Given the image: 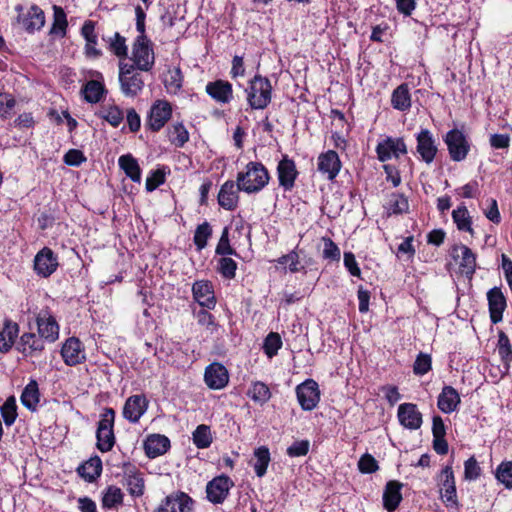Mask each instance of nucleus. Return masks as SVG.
Returning <instances> with one entry per match:
<instances>
[{"label": "nucleus", "instance_id": "obj_31", "mask_svg": "<svg viewBox=\"0 0 512 512\" xmlns=\"http://www.w3.org/2000/svg\"><path fill=\"white\" fill-rule=\"evenodd\" d=\"M169 447L170 441L164 435L153 434L145 441V452L150 458H155L166 453Z\"/></svg>", "mask_w": 512, "mask_h": 512}, {"label": "nucleus", "instance_id": "obj_6", "mask_svg": "<svg viewBox=\"0 0 512 512\" xmlns=\"http://www.w3.org/2000/svg\"><path fill=\"white\" fill-rule=\"evenodd\" d=\"M444 142L453 161H463L470 151V144L465 134L458 129L448 131L444 137Z\"/></svg>", "mask_w": 512, "mask_h": 512}, {"label": "nucleus", "instance_id": "obj_57", "mask_svg": "<svg viewBox=\"0 0 512 512\" xmlns=\"http://www.w3.org/2000/svg\"><path fill=\"white\" fill-rule=\"evenodd\" d=\"M432 359L429 354L420 353L413 366V371L416 375H425L431 370Z\"/></svg>", "mask_w": 512, "mask_h": 512}, {"label": "nucleus", "instance_id": "obj_5", "mask_svg": "<svg viewBox=\"0 0 512 512\" xmlns=\"http://www.w3.org/2000/svg\"><path fill=\"white\" fill-rule=\"evenodd\" d=\"M114 420L115 411L112 408H106L101 415L96 432L97 448L101 452L110 451L115 444Z\"/></svg>", "mask_w": 512, "mask_h": 512}, {"label": "nucleus", "instance_id": "obj_32", "mask_svg": "<svg viewBox=\"0 0 512 512\" xmlns=\"http://www.w3.org/2000/svg\"><path fill=\"white\" fill-rule=\"evenodd\" d=\"M19 333V326L16 322H13L11 320H5L4 327L0 331V351L1 352H8Z\"/></svg>", "mask_w": 512, "mask_h": 512}, {"label": "nucleus", "instance_id": "obj_21", "mask_svg": "<svg viewBox=\"0 0 512 512\" xmlns=\"http://www.w3.org/2000/svg\"><path fill=\"white\" fill-rule=\"evenodd\" d=\"M39 336L50 342H54L59 335V326L53 316L48 312H41L37 316Z\"/></svg>", "mask_w": 512, "mask_h": 512}, {"label": "nucleus", "instance_id": "obj_61", "mask_svg": "<svg viewBox=\"0 0 512 512\" xmlns=\"http://www.w3.org/2000/svg\"><path fill=\"white\" fill-rule=\"evenodd\" d=\"M277 263L283 265H288V269L292 273H296L300 271V261H299V255L296 251H291L290 253L283 255L279 257L277 260Z\"/></svg>", "mask_w": 512, "mask_h": 512}, {"label": "nucleus", "instance_id": "obj_44", "mask_svg": "<svg viewBox=\"0 0 512 512\" xmlns=\"http://www.w3.org/2000/svg\"><path fill=\"white\" fill-rule=\"evenodd\" d=\"M126 486L129 493L134 497H140L144 493V479L141 473L129 472L126 474Z\"/></svg>", "mask_w": 512, "mask_h": 512}, {"label": "nucleus", "instance_id": "obj_41", "mask_svg": "<svg viewBox=\"0 0 512 512\" xmlns=\"http://www.w3.org/2000/svg\"><path fill=\"white\" fill-rule=\"evenodd\" d=\"M84 99L89 103H98L105 92L102 83L96 80L88 81L82 89Z\"/></svg>", "mask_w": 512, "mask_h": 512}, {"label": "nucleus", "instance_id": "obj_43", "mask_svg": "<svg viewBox=\"0 0 512 512\" xmlns=\"http://www.w3.org/2000/svg\"><path fill=\"white\" fill-rule=\"evenodd\" d=\"M164 85L169 93L176 94L182 87L183 76L180 68L169 69L164 76Z\"/></svg>", "mask_w": 512, "mask_h": 512}, {"label": "nucleus", "instance_id": "obj_18", "mask_svg": "<svg viewBox=\"0 0 512 512\" xmlns=\"http://www.w3.org/2000/svg\"><path fill=\"white\" fill-rule=\"evenodd\" d=\"M61 355L64 362L69 366L77 365L85 360L82 343L75 337L66 340L61 349Z\"/></svg>", "mask_w": 512, "mask_h": 512}, {"label": "nucleus", "instance_id": "obj_29", "mask_svg": "<svg viewBox=\"0 0 512 512\" xmlns=\"http://www.w3.org/2000/svg\"><path fill=\"white\" fill-rule=\"evenodd\" d=\"M402 483L392 480L386 484L383 493V505L389 512L394 511L402 500Z\"/></svg>", "mask_w": 512, "mask_h": 512}, {"label": "nucleus", "instance_id": "obj_63", "mask_svg": "<svg viewBox=\"0 0 512 512\" xmlns=\"http://www.w3.org/2000/svg\"><path fill=\"white\" fill-rule=\"evenodd\" d=\"M195 316L199 325L206 327L207 329L210 330L211 333L214 332V330L216 329V324L214 317L211 313L204 309H200L198 312L195 313Z\"/></svg>", "mask_w": 512, "mask_h": 512}, {"label": "nucleus", "instance_id": "obj_20", "mask_svg": "<svg viewBox=\"0 0 512 512\" xmlns=\"http://www.w3.org/2000/svg\"><path fill=\"white\" fill-rule=\"evenodd\" d=\"M341 169V161L338 154L329 150L318 157V170L327 176V179L333 180Z\"/></svg>", "mask_w": 512, "mask_h": 512}, {"label": "nucleus", "instance_id": "obj_11", "mask_svg": "<svg viewBox=\"0 0 512 512\" xmlns=\"http://www.w3.org/2000/svg\"><path fill=\"white\" fill-rule=\"evenodd\" d=\"M172 107L165 100H157L150 108L147 125L152 131H159L171 118Z\"/></svg>", "mask_w": 512, "mask_h": 512}, {"label": "nucleus", "instance_id": "obj_33", "mask_svg": "<svg viewBox=\"0 0 512 512\" xmlns=\"http://www.w3.org/2000/svg\"><path fill=\"white\" fill-rule=\"evenodd\" d=\"M391 105L399 111H407L411 107V96L406 83L399 85L391 96Z\"/></svg>", "mask_w": 512, "mask_h": 512}, {"label": "nucleus", "instance_id": "obj_60", "mask_svg": "<svg viewBox=\"0 0 512 512\" xmlns=\"http://www.w3.org/2000/svg\"><path fill=\"white\" fill-rule=\"evenodd\" d=\"M498 352L502 360L509 362L512 359V349L508 336L504 332H500L498 340Z\"/></svg>", "mask_w": 512, "mask_h": 512}, {"label": "nucleus", "instance_id": "obj_23", "mask_svg": "<svg viewBox=\"0 0 512 512\" xmlns=\"http://www.w3.org/2000/svg\"><path fill=\"white\" fill-rule=\"evenodd\" d=\"M20 22L28 33L39 31L45 24L44 12L39 6L32 5L28 11L20 17Z\"/></svg>", "mask_w": 512, "mask_h": 512}, {"label": "nucleus", "instance_id": "obj_30", "mask_svg": "<svg viewBox=\"0 0 512 512\" xmlns=\"http://www.w3.org/2000/svg\"><path fill=\"white\" fill-rule=\"evenodd\" d=\"M206 92L217 102L228 103L232 99V85L227 81L217 80L208 83Z\"/></svg>", "mask_w": 512, "mask_h": 512}, {"label": "nucleus", "instance_id": "obj_8", "mask_svg": "<svg viewBox=\"0 0 512 512\" xmlns=\"http://www.w3.org/2000/svg\"><path fill=\"white\" fill-rule=\"evenodd\" d=\"M194 500L186 493L177 491L166 496L155 512H193Z\"/></svg>", "mask_w": 512, "mask_h": 512}, {"label": "nucleus", "instance_id": "obj_37", "mask_svg": "<svg viewBox=\"0 0 512 512\" xmlns=\"http://www.w3.org/2000/svg\"><path fill=\"white\" fill-rule=\"evenodd\" d=\"M39 396L38 384L31 380L22 392L21 402L26 408L34 411L39 403Z\"/></svg>", "mask_w": 512, "mask_h": 512}, {"label": "nucleus", "instance_id": "obj_26", "mask_svg": "<svg viewBox=\"0 0 512 512\" xmlns=\"http://www.w3.org/2000/svg\"><path fill=\"white\" fill-rule=\"evenodd\" d=\"M194 299L200 306L214 308L216 301L212 290V285L208 281H196L192 286Z\"/></svg>", "mask_w": 512, "mask_h": 512}, {"label": "nucleus", "instance_id": "obj_54", "mask_svg": "<svg viewBox=\"0 0 512 512\" xmlns=\"http://www.w3.org/2000/svg\"><path fill=\"white\" fill-rule=\"evenodd\" d=\"M237 264L229 257H222L218 260V271L226 279H233L236 274Z\"/></svg>", "mask_w": 512, "mask_h": 512}, {"label": "nucleus", "instance_id": "obj_1", "mask_svg": "<svg viewBox=\"0 0 512 512\" xmlns=\"http://www.w3.org/2000/svg\"><path fill=\"white\" fill-rule=\"evenodd\" d=\"M270 176L260 162H249L245 171L237 174V183L241 191L253 194L260 192L269 182Z\"/></svg>", "mask_w": 512, "mask_h": 512}, {"label": "nucleus", "instance_id": "obj_7", "mask_svg": "<svg viewBox=\"0 0 512 512\" xmlns=\"http://www.w3.org/2000/svg\"><path fill=\"white\" fill-rule=\"evenodd\" d=\"M441 499L447 508L459 509L454 472L451 466L442 469L439 477Z\"/></svg>", "mask_w": 512, "mask_h": 512}, {"label": "nucleus", "instance_id": "obj_46", "mask_svg": "<svg viewBox=\"0 0 512 512\" xmlns=\"http://www.w3.org/2000/svg\"><path fill=\"white\" fill-rule=\"evenodd\" d=\"M123 502V493L116 486H109L103 493L102 506L107 509L121 505Z\"/></svg>", "mask_w": 512, "mask_h": 512}, {"label": "nucleus", "instance_id": "obj_51", "mask_svg": "<svg viewBox=\"0 0 512 512\" xmlns=\"http://www.w3.org/2000/svg\"><path fill=\"white\" fill-rule=\"evenodd\" d=\"M16 403L15 399L13 397L8 398L5 403L1 407V415L4 420V423L7 426H11L17 417V411H16Z\"/></svg>", "mask_w": 512, "mask_h": 512}, {"label": "nucleus", "instance_id": "obj_2", "mask_svg": "<svg viewBox=\"0 0 512 512\" xmlns=\"http://www.w3.org/2000/svg\"><path fill=\"white\" fill-rule=\"evenodd\" d=\"M247 101L252 109H265L272 98V85L268 78L255 75L246 89Z\"/></svg>", "mask_w": 512, "mask_h": 512}, {"label": "nucleus", "instance_id": "obj_4", "mask_svg": "<svg viewBox=\"0 0 512 512\" xmlns=\"http://www.w3.org/2000/svg\"><path fill=\"white\" fill-rule=\"evenodd\" d=\"M131 60L137 69L143 72L150 71L155 62L151 41L147 36H138L133 44Z\"/></svg>", "mask_w": 512, "mask_h": 512}, {"label": "nucleus", "instance_id": "obj_22", "mask_svg": "<svg viewBox=\"0 0 512 512\" xmlns=\"http://www.w3.org/2000/svg\"><path fill=\"white\" fill-rule=\"evenodd\" d=\"M487 298L491 321L496 324L503 318V312L506 308V299L501 290L497 287L488 291Z\"/></svg>", "mask_w": 512, "mask_h": 512}, {"label": "nucleus", "instance_id": "obj_40", "mask_svg": "<svg viewBox=\"0 0 512 512\" xmlns=\"http://www.w3.org/2000/svg\"><path fill=\"white\" fill-rule=\"evenodd\" d=\"M168 138L176 147H183L189 140V133L183 123L177 122L168 128Z\"/></svg>", "mask_w": 512, "mask_h": 512}, {"label": "nucleus", "instance_id": "obj_56", "mask_svg": "<svg viewBox=\"0 0 512 512\" xmlns=\"http://www.w3.org/2000/svg\"><path fill=\"white\" fill-rule=\"evenodd\" d=\"M16 105L14 97L7 93L0 94V117L3 119L10 118Z\"/></svg>", "mask_w": 512, "mask_h": 512}, {"label": "nucleus", "instance_id": "obj_3", "mask_svg": "<svg viewBox=\"0 0 512 512\" xmlns=\"http://www.w3.org/2000/svg\"><path fill=\"white\" fill-rule=\"evenodd\" d=\"M142 71L134 65L124 61L119 62V84L120 90L126 97H136L144 87Z\"/></svg>", "mask_w": 512, "mask_h": 512}, {"label": "nucleus", "instance_id": "obj_35", "mask_svg": "<svg viewBox=\"0 0 512 512\" xmlns=\"http://www.w3.org/2000/svg\"><path fill=\"white\" fill-rule=\"evenodd\" d=\"M120 168L133 181H141V169L137 160L130 154L122 155L118 160Z\"/></svg>", "mask_w": 512, "mask_h": 512}, {"label": "nucleus", "instance_id": "obj_36", "mask_svg": "<svg viewBox=\"0 0 512 512\" xmlns=\"http://www.w3.org/2000/svg\"><path fill=\"white\" fill-rule=\"evenodd\" d=\"M22 352L26 355L39 353L44 349V341L34 333H24L20 338Z\"/></svg>", "mask_w": 512, "mask_h": 512}, {"label": "nucleus", "instance_id": "obj_17", "mask_svg": "<svg viewBox=\"0 0 512 512\" xmlns=\"http://www.w3.org/2000/svg\"><path fill=\"white\" fill-rule=\"evenodd\" d=\"M57 266V258L51 249L45 247L36 254L34 269L38 275L48 277L56 270Z\"/></svg>", "mask_w": 512, "mask_h": 512}, {"label": "nucleus", "instance_id": "obj_27", "mask_svg": "<svg viewBox=\"0 0 512 512\" xmlns=\"http://www.w3.org/2000/svg\"><path fill=\"white\" fill-rule=\"evenodd\" d=\"M454 258H460V268L462 273L466 276L471 277L476 268V255L472 252V250L465 246L460 245L453 249Z\"/></svg>", "mask_w": 512, "mask_h": 512}, {"label": "nucleus", "instance_id": "obj_59", "mask_svg": "<svg viewBox=\"0 0 512 512\" xmlns=\"http://www.w3.org/2000/svg\"><path fill=\"white\" fill-rule=\"evenodd\" d=\"M481 474V468L475 459V457H470L464 463V478L469 481L476 480Z\"/></svg>", "mask_w": 512, "mask_h": 512}, {"label": "nucleus", "instance_id": "obj_34", "mask_svg": "<svg viewBox=\"0 0 512 512\" xmlns=\"http://www.w3.org/2000/svg\"><path fill=\"white\" fill-rule=\"evenodd\" d=\"M79 475L87 482L95 481L102 472V462L97 456L90 458L77 469Z\"/></svg>", "mask_w": 512, "mask_h": 512}, {"label": "nucleus", "instance_id": "obj_13", "mask_svg": "<svg viewBox=\"0 0 512 512\" xmlns=\"http://www.w3.org/2000/svg\"><path fill=\"white\" fill-rule=\"evenodd\" d=\"M204 381L210 389H223L229 382L228 371L218 362L211 363L205 369Z\"/></svg>", "mask_w": 512, "mask_h": 512}, {"label": "nucleus", "instance_id": "obj_24", "mask_svg": "<svg viewBox=\"0 0 512 512\" xmlns=\"http://www.w3.org/2000/svg\"><path fill=\"white\" fill-rule=\"evenodd\" d=\"M96 23L87 20L84 22L82 28H81V35L85 39V54L89 58H98L101 56V51L96 48V45L98 43V36L95 31Z\"/></svg>", "mask_w": 512, "mask_h": 512}, {"label": "nucleus", "instance_id": "obj_14", "mask_svg": "<svg viewBox=\"0 0 512 512\" xmlns=\"http://www.w3.org/2000/svg\"><path fill=\"white\" fill-rule=\"evenodd\" d=\"M397 416L400 424L407 429L417 430L422 425V414L413 403L400 404Z\"/></svg>", "mask_w": 512, "mask_h": 512}, {"label": "nucleus", "instance_id": "obj_28", "mask_svg": "<svg viewBox=\"0 0 512 512\" xmlns=\"http://www.w3.org/2000/svg\"><path fill=\"white\" fill-rule=\"evenodd\" d=\"M460 403V396L452 386H445L438 396V408L446 414L456 410Z\"/></svg>", "mask_w": 512, "mask_h": 512}, {"label": "nucleus", "instance_id": "obj_9", "mask_svg": "<svg viewBox=\"0 0 512 512\" xmlns=\"http://www.w3.org/2000/svg\"><path fill=\"white\" fill-rule=\"evenodd\" d=\"M296 395L301 408L313 410L320 401V390L316 381L307 379L296 387Z\"/></svg>", "mask_w": 512, "mask_h": 512}, {"label": "nucleus", "instance_id": "obj_42", "mask_svg": "<svg viewBox=\"0 0 512 512\" xmlns=\"http://www.w3.org/2000/svg\"><path fill=\"white\" fill-rule=\"evenodd\" d=\"M254 470L258 477H263L266 474L267 467L270 462V452L265 446H261L254 451Z\"/></svg>", "mask_w": 512, "mask_h": 512}, {"label": "nucleus", "instance_id": "obj_62", "mask_svg": "<svg viewBox=\"0 0 512 512\" xmlns=\"http://www.w3.org/2000/svg\"><path fill=\"white\" fill-rule=\"evenodd\" d=\"M310 442L308 440L295 441L287 448V454L290 457H301L309 452Z\"/></svg>", "mask_w": 512, "mask_h": 512}, {"label": "nucleus", "instance_id": "obj_12", "mask_svg": "<svg viewBox=\"0 0 512 512\" xmlns=\"http://www.w3.org/2000/svg\"><path fill=\"white\" fill-rule=\"evenodd\" d=\"M378 159L381 162L390 160L392 157L398 158L407 153V147L402 138L387 137L379 142L376 147Z\"/></svg>", "mask_w": 512, "mask_h": 512}, {"label": "nucleus", "instance_id": "obj_38", "mask_svg": "<svg viewBox=\"0 0 512 512\" xmlns=\"http://www.w3.org/2000/svg\"><path fill=\"white\" fill-rule=\"evenodd\" d=\"M247 395L254 402L263 405L270 400L271 391L264 382L256 381L251 384Z\"/></svg>", "mask_w": 512, "mask_h": 512}, {"label": "nucleus", "instance_id": "obj_48", "mask_svg": "<svg viewBox=\"0 0 512 512\" xmlns=\"http://www.w3.org/2000/svg\"><path fill=\"white\" fill-rule=\"evenodd\" d=\"M211 235L212 228L208 222L205 221L197 226L193 241L199 251L206 247L208 239L211 237Z\"/></svg>", "mask_w": 512, "mask_h": 512}, {"label": "nucleus", "instance_id": "obj_53", "mask_svg": "<svg viewBox=\"0 0 512 512\" xmlns=\"http://www.w3.org/2000/svg\"><path fill=\"white\" fill-rule=\"evenodd\" d=\"M109 49L119 58L127 56V46L125 38L116 32L113 37L109 39Z\"/></svg>", "mask_w": 512, "mask_h": 512}, {"label": "nucleus", "instance_id": "obj_45", "mask_svg": "<svg viewBox=\"0 0 512 512\" xmlns=\"http://www.w3.org/2000/svg\"><path fill=\"white\" fill-rule=\"evenodd\" d=\"M193 443L199 449L208 448L212 443V434L210 427L204 424L197 426L193 432Z\"/></svg>", "mask_w": 512, "mask_h": 512}, {"label": "nucleus", "instance_id": "obj_39", "mask_svg": "<svg viewBox=\"0 0 512 512\" xmlns=\"http://www.w3.org/2000/svg\"><path fill=\"white\" fill-rule=\"evenodd\" d=\"M452 218L459 230L469 232L471 235L474 234L471 217L466 206H459L453 210Z\"/></svg>", "mask_w": 512, "mask_h": 512}, {"label": "nucleus", "instance_id": "obj_52", "mask_svg": "<svg viewBox=\"0 0 512 512\" xmlns=\"http://www.w3.org/2000/svg\"><path fill=\"white\" fill-rule=\"evenodd\" d=\"M282 346L281 337L278 333L271 332L264 341V352L269 358L275 356Z\"/></svg>", "mask_w": 512, "mask_h": 512}, {"label": "nucleus", "instance_id": "obj_10", "mask_svg": "<svg viewBox=\"0 0 512 512\" xmlns=\"http://www.w3.org/2000/svg\"><path fill=\"white\" fill-rule=\"evenodd\" d=\"M233 481L226 475L213 478L206 486L207 499L213 504H221L227 498Z\"/></svg>", "mask_w": 512, "mask_h": 512}, {"label": "nucleus", "instance_id": "obj_50", "mask_svg": "<svg viewBox=\"0 0 512 512\" xmlns=\"http://www.w3.org/2000/svg\"><path fill=\"white\" fill-rule=\"evenodd\" d=\"M497 480L506 488H512V461L502 462L496 469Z\"/></svg>", "mask_w": 512, "mask_h": 512}, {"label": "nucleus", "instance_id": "obj_19", "mask_svg": "<svg viewBox=\"0 0 512 512\" xmlns=\"http://www.w3.org/2000/svg\"><path fill=\"white\" fill-rule=\"evenodd\" d=\"M417 152L427 164L433 162L435 158L437 146L432 133L427 129L421 130L417 135Z\"/></svg>", "mask_w": 512, "mask_h": 512}, {"label": "nucleus", "instance_id": "obj_58", "mask_svg": "<svg viewBox=\"0 0 512 512\" xmlns=\"http://www.w3.org/2000/svg\"><path fill=\"white\" fill-rule=\"evenodd\" d=\"M216 254L218 255H237L235 249H233L229 242V230L225 227L222 231L220 240L216 247Z\"/></svg>", "mask_w": 512, "mask_h": 512}, {"label": "nucleus", "instance_id": "obj_47", "mask_svg": "<svg viewBox=\"0 0 512 512\" xmlns=\"http://www.w3.org/2000/svg\"><path fill=\"white\" fill-rule=\"evenodd\" d=\"M53 24L50 29L51 34H59L64 36L66 34V28L68 26L67 17L64 10L59 6L53 7Z\"/></svg>", "mask_w": 512, "mask_h": 512}, {"label": "nucleus", "instance_id": "obj_55", "mask_svg": "<svg viewBox=\"0 0 512 512\" xmlns=\"http://www.w3.org/2000/svg\"><path fill=\"white\" fill-rule=\"evenodd\" d=\"M323 258L331 261H339L340 260V249L339 247L332 241V239L323 237Z\"/></svg>", "mask_w": 512, "mask_h": 512}, {"label": "nucleus", "instance_id": "obj_25", "mask_svg": "<svg viewBox=\"0 0 512 512\" xmlns=\"http://www.w3.org/2000/svg\"><path fill=\"white\" fill-rule=\"evenodd\" d=\"M278 180L280 186L290 190L294 186L297 177V170L293 160L285 156L277 166Z\"/></svg>", "mask_w": 512, "mask_h": 512}, {"label": "nucleus", "instance_id": "obj_15", "mask_svg": "<svg viewBox=\"0 0 512 512\" xmlns=\"http://www.w3.org/2000/svg\"><path fill=\"white\" fill-rule=\"evenodd\" d=\"M239 191H241V189L237 182L227 180L219 190L217 197L218 204L225 210H235L239 202Z\"/></svg>", "mask_w": 512, "mask_h": 512}, {"label": "nucleus", "instance_id": "obj_49", "mask_svg": "<svg viewBox=\"0 0 512 512\" xmlns=\"http://www.w3.org/2000/svg\"><path fill=\"white\" fill-rule=\"evenodd\" d=\"M101 118L106 120L111 126L118 127L124 119V113L118 106L111 105L104 108L101 112Z\"/></svg>", "mask_w": 512, "mask_h": 512}, {"label": "nucleus", "instance_id": "obj_64", "mask_svg": "<svg viewBox=\"0 0 512 512\" xmlns=\"http://www.w3.org/2000/svg\"><path fill=\"white\" fill-rule=\"evenodd\" d=\"M165 182V173L157 169L153 171L146 179L147 191H153Z\"/></svg>", "mask_w": 512, "mask_h": 512}, {"label": "nucleus", "instance_id": "obj_16", "mask_svg": "<svg viewBox=\"0 0 512 512\" xmlns=\"http://www.w3.org/2000/svg\"><path fill=\"white\" fill-rule=\"evenodd\" d=\"M148 408L144 395L130 396L123 407V417L132 423H137Z\"/></svg>", "mask_w": 512, "mask_h": 512}]
</instances>
